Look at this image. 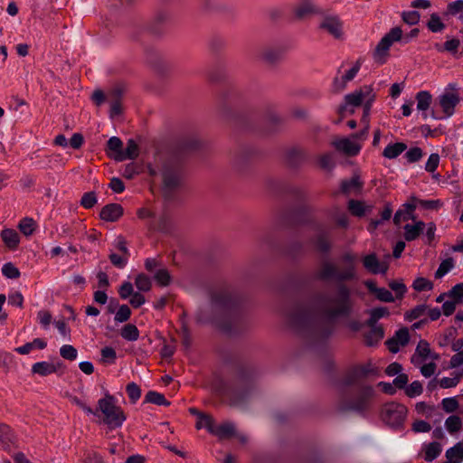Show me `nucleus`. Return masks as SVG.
I'll return each instance as SVG.
<instances>
[{
  "label": "nucleus",
  "instance_id": "1",
  "mask_svg": "<svg viewBox=\"0 0 463 463\" xmlns=\"http://www.w3.org/2000/svg\"><path fill=\"white\" fill-rule=\"evenodd\" d=\"M354 304L351 289L340 284L334 292L316 293L309 300L291 307L286 315L287 324L298 333L312 331L318 316L327 319L349 317Z\"/></svg>",
  "mask_w": 463,
  "mask_h": 463
},
{
  "label": "nucleus",
  "instance_id": "2",
  "mask_svg": "<svg viewBox=\"0 0 463 463\" xmlns=\"http://www.w3.org/2000/svg\"><path fill=\"white\" fill-rule=\"evenodd\" d=\"M238 299L230 291L225 289L216 290L211 294L210 311L201 309L197 314V321L200 323L213 322L225 332L232 331V325L223 321L224 318L235 319L237 315Z\"/></svg>",
  "mask_w": 463,
  "mask_h": 463
},
{
  "label": "nucleus",
  "instance_id": "3",
  "mask_svg": "<svg viewBox=\"0 0 463 463\" xmlns=\"http://www.w3.org/2000/svg\"><path fill=\"white\" fill-rule=\"evenodd\" d=\"M374 397L373 387L363 385L351 397L341 395L336 402V410L340 412L354 411L364 414L371 409Z\"/></svg>",
  "mask_w": 463,
  "mask_h": 463
},
{
  "label": "nucleus",
  "instance_id": "4",
  "mask_svg": "<svg viewBox=\"0 0 463 463\" xmlns=\"http://www.w3.org/2000/svg\"><path fill=\"white\" fill-rule=\"evenodd\" d=\"M218 394L227 396L231 406L242 408L250 401L253 386L250 380L243 375H239L230 386H216Z\"/></svg>",
  "mask_w": 463,
  "mask_h": 463
},
{
  "label": "nucleus",
  "instance_id": "5",
  "mask_svg": "<svg viewBox=\"0 0 463 463\" xmlns=\"http://www.w3.org/2000/svg\"><path fill=\"white\" fill-rule=\"evenodd\" d=\"M408 409L402 403L389 402L384 403L380 411V418L384 424L392 430H400L404 428Z\"/></svg>",
  "mask_w": 463,
  "mask_h": 463
},
{
  "label": "nucleus",
  "instance_id": "6",
  "mask_svg": "<svg viewBox=\"0 0 463 463\" xmlns=\"http://www.w3.org/2000/svg\"><path fill=\"white\" fill-rule=\"evenodd\" d=\"M99 408L104 416L103 421L111 429L118 428L126 420V416L120 407L115 404L114 397L106 394L104 398L99 400Z\"/></svg>",
  "mask_w": 463,
  "mask_h": 463
},
{
  "label": "nucleus",
  "instance_id": "7",
  "mask_svg": "<svg viewBox=\"0 0 463 463\" xmlns=\"http://www.w3.org/2000/svg\"><path fill=\"white\" fill-rule=\"evenodd\" d=\"M162 179L164 195L170 199L182 184L180 166L172 162L165 163L162 167Z\"/></svg>",
  "mask_w": 463,
  "mask_h": 463
},
{
  "label": "nucleus",
  "instance_id": "8",
  "mask_svg": "<svg viewBox=\"0 0 463 463\" xmlns=\"http://www.w3.org/2000/svg\"><path fill=\"white\" fill-rule=\"evenodd\" d=\"M402 37V30L400 27L392 28L376 45L373 53L374 61L383 64L389 56L390 47L393 43L401 41Z\"/></svg>",
  "mask_w": 463,
  "mask_h": 463
},
{
  "label": "nucleus",
  "instance_id": "9",
  "mask_svg": "<svg viewBox=\"0 0 463 463\" xmlns=\"http://www.w3.org/2000/svg\"><path fill=\"white\" fill-rule=\"evenodd\" d=\"M373 89L371 86H363L359 90H354L352 93H349L345 96L344 103L339 106L337 109V113L342 118H345L346 111L349 107L358 108L363 102L370 98L373 95Z\"/></svg>",
  "mask_w": 463,
  "mask_h": 463
},
{
  "label": "nucleus",
  "instance_id": "10",
  "mask_svg": "<svg viewBox=\"0 0 463 463\" xmlns=\"http://www.w3.org/2000/svg\"><path fill=\"white\" fill-rule=\"evenodd\" d=\"M318 28L336 40L344 37V22L336 14H323Z\"/></svg>",
  "mask_w": 463,
  "mask_h": 463
},
{
  "label": "nucleus",
  "instance_id": "11",
  "mask_svg": "<svg viewBox=\"0 0 463 463\" xmlns=\"http://www.w3.org/2000/svg\"><path fill=\"white\" fill-rule=\"evenodd\" d=\"M285 51L280 45H267L260 49L259 56L264 62L273 64L282 59Z\"/></svg>",
  "mask_w": 463,
  "mask_h": 463
},
{
  "label": "nucleus",
  "instance_id": "12",
  "mask_svg": "<svg viewBox=\"0 0 463 463\" xmlns=\"http://www.w3.org/2000/svg\"><path fill=\"white\" fill-rule=\"evenodd\" d=\"M293 13L297 19L302 20L309 15L319 14L321 11L313 0H298L293 7Z\"/></svg>",
  "mask_w": 463,
  "mask_h": 463
},
{
  "label": "nucleus",
  "instance_id": "13",
  "mask_svg": "<svg viewBox=\"0 0 463 463\" xmlns=\"http://www.w3.org/2000/svg\"><path fill=\"white\" fill-rule=\"evenodd\" d=\"M373 370L370 364L355 366L347 373L345 383L346 385H355L373 373Z\"/></svg>",
  "mask_w": 463,
  "mask_h": 463
},
{
  "label": "nucleus",
  "instance_id": "14",
  "mask_svg": "<svg viewBox=\"0 0 463 463\" xmlns=\"http://www.w3.org/2000/svg\"><path fill=\"white\" fill-rule=\"evenodd\" d=\"M335 148L348 156H356L361 150V145L347 137L336 138L332 141Z\"/></svg>",
  "mask_w": 463,
  "mask_h": 463
},
{
  "label": "nucleus",
  "instance_id": "15",
  "mask_svg": "<svg viewBox=\"0 0 463 463\" xmlns=\"http://www.w3.org/2000/svg\"><path fill=\"white\" fill-rule=\"evenodd\" d=\"M460 100L458 92L445 91L439 97V104L447 117H450L454 113V109Z\"/></svg>",
  "mask_w": 463,
  "mask_h": 463
},
{
  "label": "nucleus",
  "instance_id": "16",
  "mask_svg": "<svg viewBox=\"0 0 463 463\" xmlns=\"http://www.w3.org/2000/svg\"><path fill=\"white\" fill-rule=\"evenodd\" d=\"M362 262L364 268L372 274H384L388 269L387 265L381 262L375 253L365 255L362 259Z\"/></svg>",
  "mask_w": 463,
  "mask_h": 463
},
{
  "label": "nucleus",
  "instance_id": "17",
  "mask_svg": "<svg viewBox=\"0 0 463 463\" xmlns=\"http://www.w3.org/2000/svg\"><path fill=\"white\" fill-rule=\"evenodd\" d=\"M410 340L409 330L406 327L399 329L395 335L386 341V345L391 353H397L400 346H404Z\"/></svg>",
  "mask_w": 463,
  "mask_h": 463
},
{
  "label": "nucleus",
  "instance_id": "18",
  "mask_svg": "<svg viewBox=\"0 0 463 463\" xmlns=\"http://www.w3.org/2000/svg\"><path fill=\"white\" fill-rule=\"evenodd\" d=\"M124 209L119 203H109L102 207L99 217L105 222H115L123 215Z\"/></svg>",
  "mask_w": 463,
  "mask_h": 463
},
{
  "label": "nucleus",
  "instance_id": "19",
  "mask_svg": "<svg viewBox=\"0 0 463 463\" xmlns=\"http://www.w3.org/2000/svg\"><path fill=\"white\" fill-rule=\"evenodd\" d=\"M139 155V147L137 142L130 138L127 142V147L125 149L122 148V151L118 155H110V157L114 158L116 161H124L127 159H136Z\"/></svg>",
  "mask_w": 463,
  "mask_h": 463
},
{
  "label": "nucleus",
  "instance_id": "20",
  "mask_svg": "<svg viewBox=\"0 0 463 463\" xmlns=\"http://www.w3.org/2000/svg\"><path fill=\"white\" fill-rule=\"evenodd\" d=\"M361 60H357L354 65L341 78L335 77L334 80V88L335 91H342L345 90L346 83L352 80L361 68Z\"/></svg>",
  "mask_w": 463,
  "mask_h": 463
},
{
  "label": "nucleus",
  "instance_id": "21",
  "mask_svg": "<svg viewBox=\"0 0 463 463\" xmlns=\"http://www.w3.org/2000/svg\"><path fill=\"white\" fill-rule=\"evenodd\" d=\"M123 91L119 88L112 90L108 95L110 103V118L119 116L122 113L121 98Z\"/></svg>",
  "mask_w": 463,
  "mask_h": 463
},
{
  "label": "nucleus",
  "instance_id": "22",
  "mask_svg": "<svg viewBox=\"0 0 463 463\" xmlns=\"http://www.w3.org/2000/svg\"><path fill=\"white\" fill-rule=\"evenodd\" d=\"M285 156L290 165L298 166L307 159V153L300 147L293 146L286 151Z\"/></svg>",
  "mask_w": 463,
  "mask_h": 463
},
{
  "label": "nucleus",
  "instance_id": "23",
  "mask_svg": "<svg viewBox=\"0 0 463 463\" xmlns=\"http://www.w3.org/2000/svg\"><path fill=\"white\" fill-rule=\"evenodd\" d=\"M370 330L364 334V343L368 346L377 345L384 336V330L382 326H369Z\"/></svg>",
  "mask_w": 463,
  "mask_h": 463
},
{
  "label": "nucleus",
  "instance_id": "24",
  "mask_svg": "<svg viewBox=\"0 0 463 463\" xmlns=\"http://www.w3.org/2000/svg\"><path fill=\"white\" fill-rule=\"evenodd\" d=\"M212 434L218 437L220 439L232 438L236 435L235 425L231 421H226L220 425L215 424Z\"/></svg>",
  "mask_w": 463,
  "mask_h": 463
},
{
  "label": "nucleus",
  "instance_id": "25",
  "mask_svg": "<svg viewBox=\"0 0 463 463\" xmlns=\"http://www.w3.org/2000/svg\"><path fill=\"white\" fill-rule=\"evenodd\" d=\"M363 183L360 181L358 175H354L349 180H343L341 183V191L345 194H350L352 193H358L362 189Z\"/></svg>",
  "mask_w": 463,
  "mask_h": 463
},
{
  "label": "nucleus",
  "instance_id": "26",
  "mask_svg": "<svg viewBox=\"0 0 463 463\" xmlns=\"http://www.w3.org/2000/svg\"><path fill=\"white\" fill-rule=\"evenodd\" d=\"M444 463H460L463 460V441L458 442L446 451Z\"/></svg>",
  "mask_w": 463,
  "mask_h": 463
},
{
  "label": "nucleus",
  "instance_id": "27",
  "mask_svg": "<svg viewBox=\"0 0 463 463\" xmlns=\"http://www.w3.org/2000/svg\"><path fill=\"white\" fill-rule=\"evenodd\" d=\"M425 223L421 221L417 222L414 225L406 224L404 226V238L407 241L416 240L420 234L423 232Z\"/></svg>",
  "mask_w": 463,
  "mask_h": 463
},
{
  "label": "nucleus",
  "instance_id": "28",
  "mask_svg": "<svg viewBox=\"0 0 463 463\" xmlns=\"http://www.w3.org/2000/svg\"><path fill=\"white\" fill-rule=\"evenodd\" d=\"M416 100H417V109L420 111H423V118H427V114L425 111L430 108L432 96L429 91H420L416 94Z\"/></svg>",
  "mask_w": 463,
  "mask_h": 463
},
{
  "label": "nucleus",
  "instance_id": "29",
  "mask_svg": "<svg viewBox=\"0 0 463 463\" xmlns=\"http://www.w3.org/2000/svg\"><path fill=\"white\" fill-rule=\"evenodd\" d=\"M56 366L53 364L48 362H38L32 366V373L41 376H47L56 373Z\"/></svg>",
  "mask_w": 463,
  "mask_h": 463
},
{
  "label": "nucleus",
  "instance_id": "30",
  "mask_svg": "<svg viewBox=\"0 0 463 463\" xmlns=\"http://www.w3.org/2000/svg\"><path fill=\"white\" fill-rule=\"evenodd\" d=\"M1 238L9 249H16L19 244V234L14 230H3L1 232Z\"/></svg>",
  "mask_w": 463,
  "mask_h": 463
},
{
  "label": "nucleus",
  "instance_id": "31",
  "mask_svg": "<svg viewBox=\"0 0 463 463\" xmlns=\"http://www.w3.org/2000/svg\"><path fill=\"white\" fill-rule=\"evenodd\" d=\"M407 148L406 144L402 142H397L394 144L388 145L383 152V155L384 157L389 159L396 158L398 156H400L402 152H404Z\"/></svg>",
  "mask_w": 463,
  "mask_h": 463
},
{
  "label": "nucleus",
  "instance_id": "32",
  "mask_svg": "<svg viewBox=\"0 0 463 463\" xmlns=\"http://www.w3.org/2000/svg\"><path fill=\"white\" fill-rule=\"evenodd\" d=\"M337 272L338 269L337 267L328 261H325L320 268L318 277L321 279H335L337 278Z\"/></svg>",
  "mask_w": 463,
  "mask_h": 463
},
{
  "label": "nucleus",
  "instance_id": "33",
  "mask_svg": "<svg viewBox=\"0 0 463 463\" xmlns=\"http://www.w3.org/2000/svg\"><path fill=\"white\" fill-rule=\"evenodd\" d=\"M430 354V345L425 340H420L416 347L415 354L411 357V362L413 364L418 363V358L420 357L422 359L428 358Z\"/></svg>",
  "mask_w": 463,
  "mask_h": 463
},
{
  "label": "nucleus",
  "instance_id": "34",
  "mask_svg": "<svg viewBox=\"0 0 463 463\" xmlns=\"http://www.w3.org/2000/svg\"><path fill=\"white\" fill-rule=\"evenodd\" d=\"M370 317L367 320V326L377 325V321L384 317L389 316V309L385 307H375L370 310Z\"/></svg>",
  "mask_w": 463,
  "mask_h": 463
},
{
  "label": "nucleus",
  "instance_id": "35",
  "mask_svg": "<svg viewBox=\"0 0 463 463\" xmlns=\"http://www.w3.org/2000/svg\"><path fill=\"white\" fill-rule=\"evenodd\" d=\"M120 335L128 341H136L139 337V331L133 324L125 325L120 331Z\"/></svg>",
  "mask_w": 463,
  "mask_h": 463
},
{
  "label": "nucleus",
  "instance_id": "36",
  "mask_svg": "<svg viewBox=\"0 0 463 463\" xmlns=\"http://www.w3.org/2000/svg\"><path fill=\"white\" fill-rule=\"evenodd\" d=\"M145 402H149L156 405H170V402L165 398L162 393L155 391H149L145 396Z\"/></svg>",
  "mask_w": 463,
  "mask_h": 463
},
{
  "label": "nucleus",
  "instance_id": "37",
  "mask_svg": "<svg viewBox=\"0 0 463 463\" xmlns=\"http://www.w3.org/2000/svg\"><path fill=\"white\" fill-rule=\"evenodd\" d=\"M445 427L450 434H453L461 430L462 420L458 416L451 415L445 420Z\"/></svg>",
  "mask_w": 463,
  "mask_h": 463
},
{
  "label": "nucleus",
  "instance_id": "38",
  "mask_svg": "<svg viewBox=\"0 0 463 463\" xmlns=\"http://www.w3.org/2000/svg\"><path fill=\"white\" fill-rule=\"evenodd\" d=\"M123 143L118 137H110L107 142V153L110 155H118L122 151Z\"/></svg>",
  "mask_w": 463,
  "mask_h": 463
},
{
  "label": "nucleus",
  "instance_id": "39",
  "mask_svg": "<svg viewBox=\"0 0 463 463\" xmlns=\"http://www.w3.org/2000/svg\"><path fill=\"white\" fill-rule=\"evenodd\" d=\"M171 218L167 213H162L158 216L156 223H151L152 229L159 230L161 232H167L170 228Z\"/></svg>",
  "mask_w": 463,
  "mask_h": 463
},
{
  "label": "nucleus",
  "instance_id": "40",
  "mask_svg": "<svg viewBox=\"0 0 463 463\" xmlns=\"http://www.w3.org/2000/svg\"><path fill=\"white\" fill-rule=\"evenodd\" d=\"M214 419L209 414H200V420L196 422V429L205 428L212 434L215 427Z\"/></svg>",
  "mask_w": 463,
  "mask_h": 463
},
{
  "label": "nucleus",
  "instance_id": "41",
  "mask_svg": "<svg viewBox=\"0 0 463 463\" xmlns=\"http://www.w3.org/2000/svg\"><path fill=\"white\" fill-rule=\"evenodd\" d=\"M441 452V446L438 442L430 443L425 449V460L432 461L434 460Z\"/></svg>",
  "mask_w": 463,
  "mask_h": 463
},
{
  "label": "nucleus",
  "instance_id": "42",
  "mask_svg": "<svg viewBox=\"0 0 463 463\" xmlns=\"http://www.w3.org/2000/svg\"><path fill=\"white\" fill-rule=\"evenodd\" d=\"M314 244L316 245L317 249L321 252H327L331 247L327 235L324 232L317 234L314 241Z\"/></svg>",
  "mask_w": 463,
  "mask_h": 463
},
{
  "label": "nucleus",
  "instance_id": "43",
  "mask_svg": "<svg viewBox=\"0 0 463 463\" xmlns=\"http://www.w3.org/2000/svg\"><path fill=\"white\" fill-rule=\"evenodd\" d=\"M453 268H454V260L452 258L446 259L439 264L438 269L435 272V278L441 279Z\"/></svg>",
  "mask_w": 463,
  "mask_h": 463
},
{
  "label": "nucleus",
  "instance_id": "44",
  "mask_svg": "<svg viewBox=\"0 0 463 463\" xmlns=\"http://www.w3.org/2000/svg\"><path fill=\"white\" fill-rule=\"evenodd\" d=\"M427 26L432 33L441 32L445 28V24L441 22L439 16L437 14H430Z\"/></svg>",
  "mask_w": 463,
  "mask_h": 463
},
{
  "label": "nucleus",
  "instance_id": "45",
  "mask_svg": "<svg viewBox=\"0 0 463 463\" xmlns=\"http://www.w3.org/2000/svg\"><path fill=\"white\" fill-rule=\"evenodd\" d=\"M60 354L66 360L74 361L77 358L78 351L71 345H64L60 348Z\"/></svg>",
  "mask_w": 463,
  "mask_h": 463
},
{
  "label": "nucleus",
  "instance_id": "46",
  "mask_svg": "<svg viewBox=\"0 0 463 463\" xmlns=\"http://www.w3.org/2000/svg\"><path fill=\"white\" fill-rule=\"evenodd\" d=\"M19 229L25 236H29L35 230V222L32 218H24L19 223Z\"/></svg>",
  "mask_w": 463,
  "mask_h": 463
},
{
  "label": "nucleus",
  "instance_id": "47",
  "mask_svg": "<svg viewBox=\"0 0 463 463\" xmlns=\"http://www.w3.org/2000/svg\"><path fill=\"white\" fill-rule=\"evenodd\" d=\"M250 152L248 150H242L238 152L233 158V165L239 170L243 169L244 164L247 158L250 156Z\"/></svg>",
  "mask_w": 463,
  "mask_h": 463
},
{
  "label": "nucleus",
  "instance_id": "48",
  "mask_svg": "<svg viewBox=\"0 0 463 463\" xmlns=\"http://www.w3.org/2000/svg\"><path fill=\"white\" fill-rule=\"evenodd\" d=\"M131 316V309L127 305H121L118 307V310L117 311L115 315V321L123 323L129 319Z\"/></svg>",
  "mask_w": 463,
  "mask_h": 463
},
{
  "label": "nucleus",
  "instance_id": "49",
  "mask_svg": "<svg viewBox=\"0 0 463 463\" xmlns=\"http://www.w3.org/2000/svg\"><path fill=\"white\" fill-rule=\"evenodd\" d=\"M136 287L141 291H148L151 288V280L145 274H139L136 278Z\"/></svg>",
  "mask_w": 463,
  "mask_h": 463
},
{
  "label": "nucleus",
  "instance_id": "50",
  "mask_svg": "<svg viewBox=\"0 0 463 463\" xmlns=\"http://www.w3.org/2000/svg\"><path fill=\"white\" fill-rule=\"evenodd\" d=\"M348 209L352 214L355 216H363L365 213V207L360 201L350 200L348 203Z\"/></svg>",
  "mask_w": 463,
  "mask_h": 463
},
{
  "label": "nucleus",
  "instance_id": "51",
  "mask_svg": "<svg viewBox=\"0 0 463 463\" xmlns=\"http://www.w3.org/2000/svg\"><path fill=\"white\" fill-rule=\"evenodd\" d=\"M97 203V197L94 192L85 193L80 200V205L85 209H90Z\"/></svg>",
  "mask_w": 463,
  "mask_h": 463
},
{
  "label": "nucleus",
  "instance_id": "52",
  "mask_svg": "<svg viewBox=\"0 0 463 463\" xmlns=\"http://www.w3.org/2000/svg\"><path fill=\"white\" fill-rule=\"evenodd\" d=\"M2 273L8 279H17L20 277L19 269L11 262L5 263L3 266Z\"/></svg>",
  "mask_w": 463,
  "mask_h": 463
},
{
  "label": "nucleus",
  "instance_id": "53",
  "mask_svg": "<svg viewBox=\"0 0 463 463\" xmlns=\"http://www.w3.org/2000/svg\"><path fill=\"white\" fill-rule=\"evenodd\" d=\"M127 392L130 401L135 403L141 396V390L135 383H130L127 385Z\"/></svg>",
  "mask_w": 463,
  "mask_h": 463
},
{
  "label": "nucleus",
  "instance_id": "54",
  "mask_svg": "<svg viewBox=\"0 0 463 463\" xmlns=\"http://www.w3.org/2000/svg\"><path fill=\"white\" fill-rule=\"evenodd\" d=\"M412 287L416 291L431 290L433 284L425 278H418L414 280Z\"/></svg>",
  "mask_w": 463,
  "mask_h": 463
},
{
  "label": "nucleus",
  "instance_id": "55",
  "mask_svg": "<svg viewBox=\"0 0 463 463\" xmlns=\"http://www.w3.org/2000/svg\"><path fill=\"white\" fill-rule=\"evenodd\" d=\"M448 297L453 298L457 303H461L463 300V283L455 285L448 293Z\"/></svg>",
  "mask_w": 463,
  "mask_h": 463
},
{
  "label": "nucleus",
  "instance_id": "56",
  "mask_svg": "<svg viewBox=\"0 0 463 463\" xmlns=\"http://www.w3.org/2000/svg\"><path fill=\"white\" fill-rule=\"evenodd\" d=\"M441 404L442 409L448 413L454 412L459 406L458 402L455 397L443 399Z\"/></svg>",
  "mask_w": 463,
  "mask_h": 463
},
{
  "label": "nucleus",
  "instance_id": "57",
  "mask_svg": "<svg viewBox=\"0 0 463 463\" xmlns=\"http://www.w3.org/2000/svg\"><path fill=\"white\" fill-rule=\"evenodd\" d=\"M101 362L113 364L116 360L117 354L114 348L106 346L101 349Z\"/></svg>",
  "mask_w": 463,
  "mask_h": 463
},
{
  "label": "nucleus",
  "instance_id": "58",
  "mask_svg": "<svg viewBox=\"0 0 463 463\" xmlns=\"http://www.w3.org/2000/svg\"><path fill=\"white\" fill-rule=\"evenodd\" d=\"M402 17L404 23L414 25L419 23L420 15L418 11H407L402 13Z\"/></svg>",
  "mask_w": 463,
  "mask_h": 463
},
{
  "label": "nucleus",
  "instance_id": "59",
  "mask_svg": "<svg viewBox=\"0 0 463 463\" xmlns=\"http://www.w3.org/2000/svg\"><path fill=\"white\" fill-rule=\"evenodd\" d=\"M374 98H375L374 94L371 95L370 98L368 99H366L364 104V113H363L362 118H361V122L364 125L370 126L369 115H370L372 103L373 102Z\"/></svg>",
  "mask_w": 463,
  "mask_h": 463
},
{
  "label": "nucleus",
  "instance_id": "60",
  "mask_svg": "<svg viewBox=\"0 0 463 463\" xmlns=\"http://www.w3.org/2000/svg\"><path fill=\"white\" fill-rule=\"evenodd\" d=\"M423 388L419 381L412 382L405 390L406 395L415 397L422 393Z\"/></svg>",
  "mask_w": 463,
  "mask_h": 463
},
{
  "label": "nucleus",
  "instance_id": "61",
  "mask_svg": "<svg viewBox=\"0 0 463 463\" xmlns=\"http://www.w3.org/2000/svg\"><path fill=\"white\" fill-rule=\"evenodd\" d=\"M354 278H355L354 267L353 265H350L346 269H345L343 271L338 270L336 280L345 281V280L353 279Z\"/></svg>",
  "mask_w": 463,
  "mask_h": 463
},
{
  "label": "nucleus",
  "instance_id": "62",
  "mask_svg": "<svg viewBox=\"0 0 463 463\" xmlns=\"http://www.w3.org/2000/svg\"><path fill=\"white\" fill-rule=\"evenodd\" d=\"M423 156L422 150L420 147H413L408 150L404 156L410 163L418 162Z\"/></svg>",
  "mask_w": 463,
  "mask_h": 463
},
{
  "label": "nucleus",
  "instance_id": "63",
  "mask_svg": "<svg viewBox=\"0 0 463 463\" xmlns=\"http://www.w3.org/2000/svg\"><path fill=\"white\" fill-rule=\"evenodd\" d=\"M155 279L159 285L165 287L170 283L171 277L166 269H162L156 271L155 274Z\"/></svg>",
  "mask_w": 463,
  "mask_h": 463
},
{
  "label": "nucleus",
  "instance_id": "64",
  "mask_svg": "<svg viewBox=\"0 0 463 463\" xmlns=\"http://www.w3.org/2000/svg\"><path fill=\"white\" fill-rule=\"evenodd\" d=\"M460 12L463 13V0H457L448 5L446 14L456 15Z\"/></svg>",
  "mask_w": 463,
  "mask_h": 463
}]
</instances>
